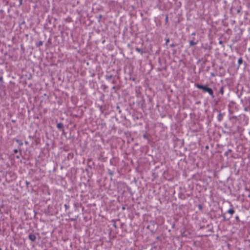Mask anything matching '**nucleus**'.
I'll return each mask as SVG.
<instances>
[{"label": "nucleus", "mask_w": 250, "mask_h": 250, "mask_svg": "<svg viewBox=\"0 0 250 250\" xmlns=\"http://www.w3.org/2000/svg\"><path fill=\"white\" fill-rule=\"evenodd\" d=\"M195 86L198 89H202L204 92H208L212 98L214 97L213 91L211 88L199 84H196Z\"/></svg>", "instance_id": "f257e3e1"}, {"label": "nucleus", "mask_w": 250, "mask_h": 250, "mask_svg": "<svg viewBox=\"0 0 250 250\" xmlns=\"http://www.w3.org/2000/svg\"><path fill=\"white\" fill-rule=\"evenodd\" d=\"M29 238L32 241H35L36 239V236L33 234H30L29 235Z\"/></svg>", "instance_id": "f03ea898"}, {"label": "nucleus", "mask_w": 250, "mask_h": 250, "mask_svg": "<svg viewBox=\"0 0 250 250\" xmlns=\"http://www.w3.org/2000/svg\"><path fill=\"white\" fill-rule=\"evenodd\" d=\"M194 39H195V38H193L192 40H191L189 41V45L190 46L195 45L197 43V42H194Z\"/></svg>", "instance_id": "7ed1b4c3"}, {"label": "nucleus", "mask_w": 250, "mask_h": 250, "mask_svg": "<svg viewBox=\"0 0 250 250\" xmlns=\"http://www.w3.org/2000/svg\"><path fill=\"white\" fill-rule=\"evenodd\" d=\"M57 127L58 129H62L63 128V124L60 123L57 124Z\"/></svg>", "instance_id": "20e7f679"}, {"label": "nucleus", "mask_w": 250, "mask_h": 250, "mask_svg": "<svg viewBox=\"0 0 250 250\" xmlns=\"http://www.w3.org/2000/svg\"><path fill=\"white\" fill-rule=\"evenodd\" d=\"M228 212L230 215H232L234 213V210L233 208H231L228 210Z\"/></svg>", "instance_id": "39448f33"}, {"label": "nucleus", "mask_w": 250, "mask_h": 250, "mask_svg": "<svg viewBox=\"0 0 250 250\" xmlns=\"http://www.w3.org/2000/svg\"><path fill=\"white\" fill-rule=\"evenodd\" d=\"M238 63L239 65L242 63V59L241 58L239 59L238 61Z\"/></svg>", "instance_id": "423d86ee"}, {"label": "nucleus", "mask_w": 250, "mask_h": 250, "mask_svg": "<svg viewBox=\"0 0 250 250\" xmlns=\"http://www.w3.org/2000/svg\"><path fill=\"white\" fill-rule=\"evenodd\" d=\"M223 88H222L221 89H220V93L223 94Z\"/></svg>", "instance_id": "0eeeda50"}, {"label": "nucleus", "mask_w": 250, "mask_h": 250, "mask_svg": "<svg viewBox=\"0 0 250 250\" xmlns=\"http://www.w3.org/2000/svg\"><path fill=\"white\" fill-rule=\"evenodd\" d=\"M42 42H39L38 45H39V46H40V45H42Z\"/></svg>", "instance_id": "6e6552de"}, {"label": "nucleus", "mask_w": 250, "mask_h": 250, "mask_svg": "<svg viewBox=\"0 0 250 250\" xmlns=\"http://www.w3.org/2000/svg\"><path fill=\"white\" fill-rule=\"evenodd\" d=\"M168 17H167H167H166V22H167V21H168Z\"/></svg>", "instance_id": "1a4fd4ad"}, {"label": "nucleus", "mask_w": 250, "mask_h": 250, "mask_svg": "<svg viewBox=\"0 0 250 250\" xmlns=\"http://www.w3.org/2000/svg\"><path fill=\"white\" fill-rule=\"evenodd\" d=\"M195 34H195V33L194 32V33H192L191 35H192L194 36V35H195Z\"/></svg>", "instance_id": "9d476101"}, {"label": "nucleus", "mask_w": 250, "mask_h": 250, "mask_svg": "<svg viewBox=\"0 0 250 250\" xmlns=\"http://www.w3.org/2000/svg\"><path fill=\"white\" fill-rule=\"evenodd\" d=\"M137 51H138V52H139L140 51V49H138V48H137L136 49Z\"/></svg>", "instance_id": "9b49d317"}, {"label": "nucleus", "mask_w": 250, "mask_h": 250, "mask_svg": "<svg viewBox=\"0 0 250 250\" xmlns=\"http://www.w3.org/2000/svg\"><path fill=\"white\" fill-rule=\"evenodd\" d=\"M199 208H200V209H201V208H202V207H201V205H199Z\"/></svg>", "instance_id": "f8f14e48"}, {"label": "nucleus", "mask_w": 250, "mask_h": 250, "mask_svg": "<svg viewBox=\"0 0 250 250\" xmlns=\"http://www.w3.org/2000/svg\"><path fill=\"white\" fill-rule=\"evenodd\" d=\"M20 4H21V2H22V0H20Z\"/></svg>", "instance_id": "ddd939ff"}, {"label": "nucleus", "mask_w": 250, "mask_h": 250, "mask_svg": "<svg viewBox=\"0 0 250 250\" xmlns=\"http://www.w3.org/2000/svg\"><path fill=\"white\" fill-rule=\"evenodd\" d=\"M2 77H0V81H2Z\"/></svg>", "instance_id": "4468645a"}, {"label": "nucleus", "mask_w": 250, "mask_h": 250, "mask_svg": "<svg viewBox=\"0 0 250 250\" xmlns=\"http://www.w3.org/2000/svg\"><path fill=\"white\" fill-rule=\"evenodd\" d=\"M15 152H17V150H15Z\"/></svg>", "instance_id": "2eb2a0df"}, {"label": "nucleus", "mask_w": 250, "mask_h": 250, "mask_svg": "<svg viewBox=\"0 0 250 250\" xmlns=\"http://www.w3.org/2000/svg\"><path fill=\"white\" fill-rule=\"evenodd\" d=\"M169 42V40H167V42Z\"/></svg>", "instance_id": "dca6fc26"}]
</instances>
